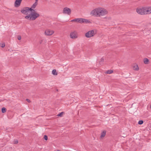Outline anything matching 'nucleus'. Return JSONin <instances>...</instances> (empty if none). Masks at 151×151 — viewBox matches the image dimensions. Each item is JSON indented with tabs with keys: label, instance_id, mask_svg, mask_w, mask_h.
Instances as JSON below:
<instances>
[{
	"label": "nucleus",
	"instance_id": "nucleus-1",
	"mask_svg": "<svg viewBox=\"0 0 151 151\" xmlns=\"http://www.w3.org/2000/svg\"><path fill=\"white\" fill-rule=\"evenodd\" d=\"M21 12L23 14L27 15L25 17L26 19L30 21L35 20L40 16L35 10H21Z\"/></svg>",
	"mask_w": 151,
	"mask_h": 151
},
{
	"label": "nucleus",
	"instance_id": "nucleus-2",
	"mask_svg": "<svg viewBox=\"0 0 151 151\" xmlns=\"http://www.w3.org/2000/svg\"><path fill=\"white\" fill-rule=\"evenodd\" d=\"M107 12L106 10H92L91 14L95 16L100 17L105 15Z\"/></svg>",
	"mask_w": 151,
	"mask_h": 151
},
{
	"label": "nucleus",
	"instance_id": "nucleus-3",
	"mask_svg": "<svg viewBox=\"0 0 151 151\" xmlns=\"http://www.w3.org/2000/svg\"><path fill=\"white\" fill-rule=\"evenodd\" d=\"M96 30H92L88 31L85 34L86 37L87 38H90L94 36L96 33Z\"/></svg>",
	"mask_w": 151,
	"mask_h": 151
},
{
	"label": "nucleus",
	"instance_id": "nucleus-4",
	"mask_svg": "<svg viewBox=\"0 0 151 151\" xmlns=\"http://www.w3.org/2000/svg\"><path fill=\"white\" fill-rule=\"evenodd\" d=\"M71 22H76L79 23H87L88 22V21L86 19L83 18H76L71 20Z\"/></svg>",
	"mask_w": 151,
	"mask_h": 151
},
{
	"label": "nucleus",
	"instance_id": "nucleus-5",
	"mask_svg": "<svg viewBox=\"0 0 151 151\" xmlns=\"http://www.w3.org/2000/svg\"><path fill=\"white\" fill-rule=\"evenodd\" d=\"M137 12L139 14L145 15L151 13V10H136Z\"/></svg>",
	"mask_w": 151,
	"mask_h": 151
},
{
	"label": "nucleus",
	"instance_id": "nucleus-6",
	"mask_svg": "<svg viewBox=\"0 0 151 151\" xmlns=\"http://www.w3.org/2000/svg\"><path fill=\"white\" fill-rule=\"evenodd\" d=\"M22 0H15L14 3L15 7H19L21 4V3Z\"/></svg>",
	"mask_w": 151,
	"mask_h": 151
},
{
	"label": "nucleus",
	"instance_id": "nucleus-7",
	"mask_svg": "<svg viewBox=\"0 0 151 151\" xmlns=\"http://www.w3.org/2000/svg\"><path fill=\"white\" fill-rule=\"evenodd\" d=\"M54 33L53 31L50 29H47L45 32V34L47 35H51Z\"/></svg>",
	"mask_w": 151,
	"mask_h": 151
},
{
	"label": "nucleus",
	"instance_id": "nucleus-8",
	"mask_svg": "<svg viewBox=\"0 0 151 151\" xmlns=\"http://www.w3.org/2000/svg\"><path fill=\"white\" fill-rule=\"evenodd\" d=\"M70 37L72 39H76L78 37L77 33L76 32H71L70 34Z\"/></svg>",
	"mask_w": 151,
	"mask_h": 151
},
{
	"label": "nucleus",
	"instance_id": "nucleus-9",
	"mask_svg": "<svg viewBox=\"0 0 151 151\" xmlns=\"http://www.w3.org/2000/svg\"><path fill=\"white\" fill-rule=\"evenodd\" d=\"M38 2L35 1V2L33 4L30 8H27V9H35L37 5Z\"/></svg>",
	"mask_w": 151,
	"mask_h": 151
},
{
	"label": "nucleus",
	"instance_id": "nucleus-10",
	"mask_svg": "<svg viewBox=\"0 0 151 151\" xmlns=\"http://www.w3.org/2000/svg\"><path fill=\"white\" fill-rule=\"evenodd\" d=\"M71 12V10H63V13L65 14L69 15Z\"/></svg>",
	"mask_w": 151,
	"mask_h": 151
},
{
	"label": "nucleus",
	"instance_id": "nucleus-11",
	"mask_svg": "<svg viewBox=\"0 0 151 151\" xmlns=\"http://www.w3.org/2000/svg\"><path fill=\"white\" fill-rule=\"evenodd\" d=\"M133 68L134 70H138L139 69L138 65L136 64H134L133 65Z\"/></svg>",
	"mask_w": 151,
	"mask_h": 151
},
{
	"label": "nucleus",
	"instance_id": "nucleus-12",
	"mask_svg": "<svg viewBox=\"0 0 151 151\" xmlns=\"http://www.w3.org/2000/svg\"><path fill=\"white\" fill-rule=\"evenodd\" d=\"M144 63L145 64H147L149 62V60L148 59L146 58H145L143 60Z\"/></svg>",
	"mask_w": 151,
	"mask_h": 151
},
{
	"label": "nucleus",
	"instance_id": "nucleus-13",
	"mask_svg": "<svg viewBox=\"0 0 151 151\" xmlns=\"http://www.w3.org/2000/svg\"><path fill=\"white\" fill-rule=\"evenodd\" d=\"M106 134V132L105 131H103L101 133V137L103 138L104 137Z\"/></svg>",
	"mask_w": 151,
	"mask_h": 151
},
{
	"label": "nucleus",
	"instance_id": "nucleus-14",
	"mask_svg": "<svg viewBox=\"0 0 151 151\" xmlns=\"http://www.w3.org/2000/svg\"><path fill=\"white\" fill-rule=\"evenodd\" d=\"M65 113L64 112H62L60 113L59 114H57V116L60 117H62L63 116V115Z\"/></svg>",
	"mask_w": 151,
	"mask_h": 151
},
{
	"label": "nucleus",
	"instance_id": "nucleus-15",
	"mask_svg": "<svg viewBox=\"0 0 151 151\" xmlns=\"http://www.w3.org/2000/svg\"><path fill=\"white\" fill-rule=\"evenodd\" d=\"M143 9H151V6L144 7L142 8Z\"/></svg>",
	"mask_w": 151,
	"mask_h": 151
},
{
	"label": "nucleus",
	"instance_id": "nucleus-16",
	"mask_svg": "<svg viewBox=\"0 0 151 151\" xmlns=\"http://www.w3.org/2000/svg\"><path fill=\"white\" fill-rule=\"evenodd\" d=\"M52 73L53 75H57V73L56 72V70H53Z\"/></svg>",
	"mask_w": 151,
	"mask_h": 151
},
{
	"label": "nucleus",
	"instance_id": "nucleus-17",
	"mask_svg": "<svg viewBox=\"0 0 151 151\" xmlns=\"http://www.w3.org/2000/svg\"><path fill=\"white\" fill-rule=\"evenodd\" d=\"M6 111V109L5 108L3 107L2 108V113H5Z\"/></svg>",
	"mask_w": 151,
	"mask_h": 151
},
{
	"label": "nucleus",
	"instance_id": "nucleus-18",
	"mask_svg": "<svg viewBox=\"0 0 151 151\" xmlns=\"http://www.w3.org/2000/svg\"><path fill=\"white\" fill-rule=\"evenodd\" d=\"M113 72V71L112 70H108L106 71V73L107 74H111Z\"/></svg>",
	"mask_w": 151,
	"mask_h": 151
},
{
	"label": "nucleus",
	"instance_id": "nucleus-19",
	"mask_svg": "<svg viewBox=\"0 0 151 151\" xmlns=\"http://www.w3.org/2000/svg\"><path fill=\"white\" fill-rule=\"evenodd\" d=\"M104 61V58L103 57H102L101 59L100 60V61L99 63H100V64H101V63L102 62H103Z\"/></svg>",
	"mask_w": 151,
	"mask_h": 151
},
{
	"label": "nucleus",
	"instance_id": "nucleus-20",
	"mask_svg": "<svg viewBox=\"0 0 151 151\" xmlns=\"http://www.w3.org/2000/svg\"><path fill=\"white\" fill-rule=\"evenodd\" d=\"M5 44L4 43H3L0 44V46L2 47H4L5 46Z\"/></svg>",
	"mask_w": 151,
	"mask_h": 151
},
{
	"label": "nucleus",
	"instance_id": "nucleus-21",
	"mask_svg": "<svg viewBox=\"0 0 151 151\" xmlns=\"http://www.w3.org/2000/svg\"><path fill=\"white\" fill-rule=\"evenodd\" d=\"M14 144H17L18 143V141L17 139L14 140Z\"/></svg>",
	"mask_w": 151,
	"mask_h": 151
},
{
	"label": "nucleus",
	"instance_id": "nucleus-22",
	"mask_svg": "<svg viewBox=\"0 0 151 151\" xmlns=\"http://www.w3.org/2000/svg\"><path fill=\"white\" fill-rule=\"evenodd\" d=\"M143 123V121L142 120L139 121L138 122V124H141Z\"/></svg>",
	"mask_w": 151,
	"mask_h": 151
},
{
	"label": "nucleus",
	"instance_id": "nucleus-23",
	"mask_svg": "<svg viewBox=\"0 0 151 151\" xmlns=\"http://www.w3.org/2000/svg\"><path fill=\"white\" fill-rule=\"evenodd\" d=\"M44 138L45 140H47L48 137H47L46 135H44Z\"/></svg>",
	"mask_w": 151,
	"mask_h": 151
},
{
	"label": "nucleus",
	"instance_id": "nucleus-24",
	"mask_svg": "<svg viewBox=\"0 0 151 151\" xmlns=\"http://www.w3.org/2000/svg\"><path fill=\"white\" fill-rule=\"evenodd\" d=\"M17 39L18 40H20L21 39V37L20 35H18L17 37Z\"/></svg>",
	"mask_w": 151,
	"mask_h": 151
},
{
	"label": "nucleus",
	"instance_id": "nucleus-25",
	"mask_svg": "<svg viewBox=\"0 0 151 151\" xmlns=\"http://www.w3.org/2000/svg\"><path fill=\"white\" fill-rule=\"evenodd\" d=\"M26 101L28 102H31L30 100L28 99H26Z\"/></svg>",
	"mask_w": 151,
	"mask_h": 151
},
{
	"label": "nucleus",
	"instance_id": "nucleus-26",
	"mask_svg": "<svg viewBox=\"0 0 151 151\" xmlns=\"http://www.w3.org/2000/svg\"><path fill=\"white\" fill-rule=\"evenodd\" d=\"M64 9L67 10V9H69V8H65Z\"/></svg>",
	"mask_w": 151,
	"mask_h": 151
},
{
	"label": "nucleus",
	"instance_id": "nucleus-27",
	"mask_svg": "<svg viewBox=\"0 0 151 151\" xmlns=\"http://www.w3.org/2000/svg\"><path fill=\"white\" fill-rule=\"evenodd\" d=\"M35 1H36L37 2H38V0H35Z\"/></svg>",
	"mask_w": 151,
	"mask_h": 151
},
{
	"label": "nucleus",
	"instance_id": "nucleus-28",
	"mask_svg": "<svg viewBox=\"0 0 151 151\" xmlns=\"http://www.w3.org/2000/svg\"><path fill=\"white\" fill-rule=\"evenodd\" d=\"M150 108H151V105H150Z\"/></svg>",
	"mask_w": 151,
	"mask_h": 151
},
{
	"label": "nucleus",
	"instance_id": "nucleus-29",
	"mask_svg": "<svg viewBox=\"0 0 151 151\" xmlns=\"http://www.w3.org/2000/svg\"><path fill=\"white\" fill-rule=\"evenodd\" d=\"M57 151H60V150H57Z\"/></svg>",
	"mask_w": 151,
	"mask_h": 151
}]
</instances>
